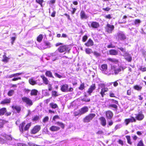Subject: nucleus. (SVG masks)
<instances>
[{
  "mask_svg": "<svg viewBox=\"0 0 146 146\" xmlns=\"http://www.w3.org/2000/svg\"><path fill=\"white\" fill-rule=\"evenodd\" d=\"M31 123L30 122L26 124L25 121L22 122L19 124V127L20 131L23 133L25 131H28L31 125Z\"/></svg>",
  "mask_w": 146,
  "mask_h": 146,
  "instance_id": "nucleus-1",
  "label": "nucleus"
},
{
  "mask_svg": "<svg viewBox=\"0 0 146 146\" xmlns=\"http://www.w3.org/2000/svg\"><path fill=\"white\" fill-rule=\"evenodd\" d=\"M60 87V90L63 92H72L74 90L73 88L69 87L68 85L66 84H62Z\"/></svg>",
  "mask_w": 146,
  "mask_h": 146,
  "instance_id": "nucleus-2",
  "label": "nucleus"
},
{
  "mask_svg": "<svg viewBox=\"0 0 146 146\" xmlns=\"http://www.w3.org/2000/svg\"><path fill=\"white\" fill-rule=\"evenodd\" d=\"M94 113H90L85 116L83 119V121L84 123L90 122L96 116Z\"/></svg>",
  "mask_w": 146,
  "mask_h": 146,
  "instance_id": "nucleus-3",
  "label": "nucleus"
},
{
  "mask_svg": "<svg viewBox=\"0 0 146 146\" xmlns=\"http://www.w3.org/2000/svg\"><path fill=\"white\" fill-rule=\"evenodd\" d=\"M58 50L60 53L63 52L65 51H66L68 52H69L70 49L69 48L68 45H64L59 46L58 48Z\"/></svg>",
  "mask_w": 146,
  "mask_h": 146,
  "instance_id": "nucleus-4",
  "label": "nucleus"
},
{
  "mask_svg": "<svg viewBox=\"0 0 146 146\" xmlns=\"http://www.w3.org/2000/svg\"><path fill=\"white\" fill-rule=\"evenodd\" d=\"M41 126L39 125L34 126L31 130L30 133L32 134H35L38 133L41 129Z\"/></svg>",
  "mask_w": 146,
  "mask_h": 146,
  "instance_id": "nucleus-5",
  "label": "nucleus"
},
{
  "mask_svg": "<svg viewBox=\"0 0 146 146\" xmlns=\"http://www.w3.org/2000/svg\"><path fill=\"white\" fill-rule=\"evenodd\" d=\"M100 86L101 87H104L101 89V91L100 92V94H101V96L102 98H103L104 96L106 95L105 93L108 92L109 90L108 88L105 87V85L104 84H100Z\"/></svg>",
  "mask_w": 146,
  "mask_h": 146,
  "instance_id": "nucleus-6",
  "label": "nucleus"
},
{
  "mask_svg": "<svg viewBox=\"0 0 146 146\" xmlns=\"http://www.w3.org/2000/svg\"><path fill=\"white\" fill-rule=\"evenodd\" d=\"M22 100L23 102L29 106H31L33 105V103L32 100L29 98L23 97L22 98Z\"/></svg>",
  "mask_w": 146,
  "mask_h": 146,
  "instance_id": "nucleus-7",
  "label": "nucleus"
},
{
  "mask_svg": "<svg viewBox=\"0 0 146 146\" xmlns=\"http://www.w3.org/2000/svg\"><path fill=\"white\" fill-rule=\"evenodd\" d=\"M114 26L113 25H111L109 23H107L105 28L106 31L109 33H111L114 30Z\"/></svg>",
  "mask_w": 146,
  "mask_h": 146,
  "instance_id": "nucleus-8",
  "label": "nucleus"
},
{
  "mask_svg": "<svg viewBox=\"0 0 146 146\" xmlns=\"http://www.w3.org/2000/svg\"><path fill=\"white\" fill-rule=\"evenodd\" d=\"M117 35L118 40H123L126 39V37L123 32H118Z\"/></svg>",
  "mask_w": 146,
  "mask_h": 146,
  "instance_id": "nucleus-9",
  "label": "nucleus"
},
{
  "mask_svg": "<svg viewBox=\"0 0 146 146\" xmlns=\"http://www.w3.org/2000/svg\"><path fill=\"white\" fill-rule=\"evenodd\" d=\"M96 88V87L95 84H92L88 88V90L87 91V92L89 95H91V93H92L93 91L95 90Z\"/></svg>",
  "mask_w": 146,
  "mask_h": 146,
  "instance_id": "nucleus-10",
  "label": "nucleus"
},
{
  "mask_svg": "<svg viewBox=\"0 0 146 146\" xmlns=\"http://www.w3.org/2000/svg\"><path fill=\"white\" fill-rule=\"evenodd\" d=\"M88 25L90 27H92L94 29H97L100 26V24L98 22L93 21L91 22L90 25L89 24Z\"/></svg>",
  "mask_w": 146,
  "mask_h": 146,
  "instance_id": "nucleus-11",
  "label": "nucleus"
},
{
  "mask_svg": "<svg viewBox=\"0 0 146 146\" xmlns=\"http://www.w3.org/2000/svg\"><path fill=\"white\" fill-rule=\"evenodd\" d=\"M124 121L125 124L127 125L130 122H136V119L134 117L131 116L130 118L125 119Z\"/></svg>",
  "mask_w": 146,
  "mask_h": 146,
  "instance_id": "nucleus-12",
  "label": "nucleus"
},
{
  "mask_svg": "<svg viewBox=\"0 0 146 146\" xmlns=\"http://www.w3.org/2000/svg\"><path fill=\"white\" fill-rule=\"evenodd\" d=\"M105 115L107 119H110L113 117V113L110 110H108L105 112Z\"/></svg>",
  "mask_w": 146,
  "mask_h": 146,
  "instance_id": "nucleus-13",
  "label": "nucleus"
},
{
  "mask_svg": "<svg viewBox=\"0 0 146 146\" xmlns=\"http://www.w3.org/2000/svg\"><path fill=\"white\" fill-rule=\"evenodd\" d=\"M135 119L138 121H141L143 119L144 116L142 113H139L135 114Z\"/></svg>",
  "mask_w": 146,
  "mask_h": 146,
  "instance_id": "nucleus-14",
  "label": "nucleus"
},
{
  "mask_svg": "<svg viewBox=\"0 0 146 146\" xmlns=\"http://www.w3.org/2000/svg\"><path fill=\"white\" fill-rule=\"evenodd\" d=\"M124 59L128 62H130L132 60V57L129 53L125 52L124 54Z\"/></svg>",
  "mask_w": 146,
  "mask_h": 146,
  "instance_id": "nucleus-15",
  "label": "nucleus"
},
{
  "mask_svg": "<svg viewBox=\"0 0 146 146\" xmlns=\"http://www.w3.org/2000/svg\"><path fill=\"white\" fill-rule=\"evenodd\" d=\"M11 108L14 110H15L18 113H19L21 111V107L20 106L18 105H12Z\"/></svg>",
  "mask_w": 146,
  "mask_h": 146,
  "instance_id": "nucleus-16",
  "label": "nucleus"
},
{
  "mask_svg": "<svg viewBox=\"0 0 146 146\" xmlns=\"http://www.w3.org/2000/svg\"><path fill=\"white\" fill-rule=\"evenodd\" d=\"M11 100L10 98L5 99L0 102V104L3 105L9 104L11 103Z\"/></svg>",
  "mask_w": 146,
  "mask_h": 146,
  "instance_id": "nucleus-17",
  "label": "nucleus"
},
{
  "mask_svg": "<svg viewBox=\"0 0 146 146\" xmlns=\"http://www.w3.org/2000/svg\"><path fill=\"white\" fill-rule=\"evenodd\" d=\"M88 110V108L86 106H85L79 110V111L80 112V113L82 115L87 112Z\"/></svg>",
  "mask_w": 146,
  "mask_h": 146,
  "instance_id": "nucleus-18",
  "label": "nucleus"
},
{
  "mask_svg": "<svg viewBox=\"0 0 146 146\" xmlns=\"http://www.w3.org/2000/svg\"><path fill=\"white\" fill-rule=\"evenodd\" d=\"M99 119L100 121L101 125L103 126H105L106 124V120L105 117L102 116L99 118Z\"/></svg>",
  "mask_w": 146,
  "mask_h": 146,
  "instance_id": "nucleus-19",
  "label": "nucleus"
},
{
  "mask_svg": "<svg viewBox=\"0 0 146 146\" xmlns=\"http://www.w3.org/2000/svg\"><path fill=\"white\" fill-rule=\"evenodd\" d=\"M108 67L107 64H103L101 65L100 70L103 73H105L108 70Z\"/></svg>",
  "mask_w": 146,
  "mask_h": 146,
  "instance_id": "nucleus-20",
  "label": "nucleus"
},
{
  "mask_svg": "<svg viewBox=\"0 0 146 146\" xmlns=\"http://www.w3.org/2000/svg\"><path fill=\"white\" fill-rule=\"evenodd\" d=\"M109 54L111 55H117L118 54V52L117 50L114 49H111L109 50Z\"/></svg>",
  "mask_w": 146,
  "mask_h": 146,
  "instance_id": "nucleus-21",
  "label": "nucleus"
},
{
  "mask_svg": "<svg viewBox=\"0 0 146 146\" xmlns=\"http://www.w3.org/2000/svg\"><path fill=\"white\" fill-rule=\"evenodd\" d=\"M60 129V127L55 125H52L49 128V129L52 131H56Z\"/></svg>",
  "mask_w": 146,
  "mask_h": 146,
  "instance_id": "nucleus-22",
  "label": "nucleus"
},
{
  "mask_svg": "<svg viewBox=\"0 0 146 146\" xmlns=\"http://www.w3.org/2000/svg\"><path fill=\"white\" fill-rule=\"evenodd\" d=\"M42 79L43 83L46 85H48L49 82V81L48 78L46 77L44 75H42L40 76Z\"/></svg>",
  "mask_w": 146,
  "mask_h": 146,
  "instance_id": "nucleus-23",
  "label": "nucleus"
},
{
  "mask_svg": "<svg viewBox=\"0 0 146 146\" xmlns=\"http://www.w3.org/2000/svg\"><path fill=\"white\" fill-rule=\"evenodd\" d=\"M84 44L87 47L91 46L94 45V42L91 38H90Z\"/></svg>",
  "mask_w": 146,
  "mask_h": 146,
  "instance_id": "nucleus-24",
  "label": "nucleus"
},
{
  "mask_svg": "<svg viewBox=\"0 0 146 146\" xmlns=\"http://www.w3.org/2000/svg\"><path fill=\"white\" fill-rule=\"evenodd\" d=\"M80 18L81 19H87L88 17L86 15L84 11L83 10H81L80 13Z\"/></svg>",
  "mask_w": 146,
  "mask_h": 146,
  "instance_id": "nucleus-25",
  "label": "nucleus"
},
{
  "mask_svg": "<svg viewBox=\"0 0 146 146\" xmlns=\"http://www.w3.org/2000/svg\"><path fill=\"white\" fill-rule=\"evenodd\" d=\"M29 83L31 85L34 86L37 84V82L33 77H32L29 79Z\"/></svg>",
  "mask_w": 146,
  "mask_h": 146,
  "instance_id": "nucleus-26",
  "label": "nucleus"
},
{
  "mask_svg": "<svg viewBox=\"0 0 146 146\" xmlns=\"http://www.w3.org/2000/svg\"><path fill=\"white\" fill-rule=\"evenodd\" d=\"M107 61H109L115 64H117L119 62L118 60L115 58H107Z\"/></svg>",
  "mask_w": 146,
  "mask_h": 146,
  "instance_id": "nucleus-27",
  "label": "nucleus"
},
{
  "mask_svg": "<svg viewBox=\"0 0 146 146\" xmlns=\"http://www.w3.org/2000/svg\"><path fill=\"white\" fill-rule=\"evenodd\" d=\"M38 92V91L37 90L35 89H32L31 91L30 95L31 96H36L37 95Z\"/></svg>",
  "mask_w": 146,
  "mask_h": 146,
  "instance_id": "nucleus-28",
  "label": "nucleus"
},
{
  "mask_svg": "<svg viewBox=\"0 0 146 146\" xmlns=\"http://www.w3.org/2000/svg\"><path fill=\"white\" fill-rule=\"evenodd\" d=\"M7 111V109L3 107L0 109V116L4 115Z\"/></svg>",
  "mask_w": 146,
  "mask_h": 146,
  "instance_id": "nucleus-29",
  "label": "nucleus"
},
{
  "mask_svg": "<svg viewBox=\"0 0 146 146\" xmlns=\"http://www.w3.org/2000/svg\"><path fill=\"white\" fill-rule=\"evenodd\" d=\"M45 74L46 76L48 77L54 78L52 73L50 71H46L45 72Z\"/></svg>",
  "mask_w": 146,
  "mask_h": 146,
  "instance_id": "nucleus-30",
  "label": "nucleus"
},
{
  "mask_svg": "<svg viewBox=\"0 0 146 146\" xmlns=\"http://www.w3.org/2000/svg\"><path fill=\"white\" fill-rule=\"evenodd\" d=\"M10 58L7 57L6 55L5 54L3 56V59L2 60V61L4 62H7Z\"/></svg>",
  "mask_w": 146,
  "mask_h": 146,
  "instance_id": "nucleus-31",
  "label": "nucleus"
},
{
  "mask_svg": "<svg viewBox=\"0 0 146 146\" xmlns=\"http://www.w3.org/2000/svg\"><path fill=\"white\" fill-rule=\"evenodd\" d=\"M134 89L136 90L141 91L142 89V87L137 85H136L133 86Z\"/></svg>",
  "mask_w": 146,
  "mask_h": 146,
  "instance_id": "nucleus-32",
  "label": "nucleus"
},
{
  "mask_svg": "<svg viewBox=\"0 0 146 146\" xmlns=\"http://www.w3.org/2000/svg\"><path fill=\"white\" fill-rule=\"evenodd\" d=\"M50 107L52 109H56L58 108V105L56 103H51L50 104Z\"/></svg>",
  "mask_w": 146,
  "mask_h": 146,
  "instance_id": "nucleus-33",
  "label": "nucleus"
},
{
  "mask_svg": "<svg viewBox=\"0 0 146 146\" xmlns=\"http://www.w3.org/2000/svg\"><path fill=\"white\" fill-rule=\"evenodd\" d=\"M125 137L127 140V143L130 145L132 144V142L131 141V137L129 135H126Z\"/></svg>",
  "mask_w": 146,
  "mask_h": 146,
  "instance_id": "nucleus-34",
  "label": "nucleus"
},
{
  "mask_svg": "<svg viewBox=\"0 0 146 146\" xmlns=\"http://www.w3.org/2000/svg\"><path fill=\"white\" fill-rule=\"evenodd\" d=\"M43 38V36L42 34H40L37 37L36 40L39 42H40Z\"/></svg>",
  "mask_w": 146,
  "mask_h": 146,
  "instance_id": "nucleus-35",
  "label": "nucleus"
},
{
  "mask_svg": "<svg viewBox=\"0 0 146 146\" xmlns=\"http://www.w3.org/2000/svg\"><path fill=\"white\" fill-rule=\"evenodd\" d=\"M82 100L86 102H88L90 101V98H87V95H84V97L82 98Z\"/></svg>",
  "mask_w": 146,
  "mask_h": 146,
  "instance_id": "nucleus-36",
  "label": "nucleus"
},
{
  "mask_svg": "<svg viewBox=\"0 0 146 146\" xmlns=\"http://www.w3.org/2000/svg\"><path fill=\"white\" fill-rule=\"evenodd\" d=\"M14 93V90L12 89L9 90L7 93V95L9 96H11Z\"/></svg>",
  "mask_w": 146,
  "mask_h": 146,
  "instance_id": "nucleus-37",
  "label": "nucleus"
},
{
  "mask_svg": "<svg viewBox=\"0 0 146 146\" xmlns=\"http://www.w3.org/2000/svg\"><path fill=\"white\" fill-rule=\"evenodd\" d=\"M40 117L39 116L35 115L33 117L32 120L33 121H38Z\"/></svg>",
  "mask_w": 146,
  "mask_h": 146,
  "instance_id": "nucleus-38",
  "label": "nucleus"
},
{
  "mask_svg": "<svg viewBox=\"0 0 146 146\" xmlns=\"http://www.w3.org/2000/svg\"><path fill=\"white\" fill-rule=\"evenodd\" d=\"M56 124L60 126L61 127V128L62 129H64L65 127L64 124L62 122L59 121H58L56 122Z\"/></svg>",
  "mask_w": 146,
  "mask_h": 146,
  "instance_id": "nucleus-39",
  "label": "nucleus"
},
{
  "mask_svg": "<svg viewBox=\"0 0 146 146\" xmlns=\"http://www.w3.org/2000/svg\"><path fill=\"white\" fill-rule=\"evenodd\" d=\"M85 52L87 54H90L93 53V52L91 48H87L85 49Z\"/></svg>",
  "mask_w": 146,
  "mask_h": 146,
  "instance_id": "nucleus-40",
  "label": "nucleus"
},
{
  "mask_svg": "<svg viewBox=\"0 0 146 146\" xmlns=\"http://www.w3.org/2000/svg\"><path fill=\"white\" fill-rule=\"evenodd\" d=\"M52 96L53 97H56L58 96V94L57 93V92L56 91H53L52 92Z\"/></svg>",
  "mask_w": 146,
  "mask_h": 146,
  "instance_id": "nucleus-41",
  "label": "nucleus"
},
{
  "mask_svg": "<svg viewBox=\"0 0 146 146\" xmlns=\"http://www.w3.org/2000/svg\"><path fill=\"white\" fill-rule=\"evenodd\" d=\"M36 2L39 4L41 7H42V3L44 2V0H35Z\"/></svg>",
  "mask_w": 146,
  "mask_h": 146,
  "instance_id": "nucleus-42",
  "label": "nucleus"
},
{
  "mask_svg": "<svg viewBox=\"0 0 146 146\" xmlns=\"http://www.w3.org/2000/svg\"><path fill=\"white\" fill-rule=\"evenodd\" d=\"M137 146H144L143 141L142 140L139 141L137 144Z\"/></svg>",
  "mask_w": 146,
  "mask_h": 146,
  "instance_id": "nucleus-43",
  "label": "nucleus"
},
{
  "mask_svg": "<svg viewBox=\"0 0 146 146\" xmlns=\"http://www.w3.org/2000/svg\"><path fill=\"white\" fill-rule=\"evenodd\" d=\"M121 71V68H119L117 69H115L114 70V73L115 75L117 74Z\"/></svg>",
  "mask_w": 146,
  "mask_h": 146,
  "instance_id": "nucleus-44",
  "label": "nucleus"
},
{
  "mask_svg": "<svg viewBox=\"0 0 146 146\" xmlns=\"http://www.w3.org/2000/svg\"><path fill=\"white\" fill-rule=\"evenodd\" d=\"M85 86H84V83H82L81 84L80 86L78 88V89L81 90H83L85 88Z\"/></svg>",
  "mask_w": 146,
  "mask_h": 146,
  "instance_id": "nucleus-45",
  "label": "nucleus"
},
{
  "mask_svg": "<svg viewBox=\"0 0 146 146\" xmlns=\"http://www.w3.org/2000/svg\"><path fill=\"white\" fill-rule=\"evenodd\" d=\"M49 117L48 116L45 117L42 119V122L43 123H45L48 121Z\"/></svg>",
  "mask_w": 146,
  "mask_h": 146,
  "instance_id": "nucleus-46",
  "label": "nucleus"
},
{
  "mask_svg": "<svg viewBox=\"0 0 146 146\" xmlns=\"http://www.w3.org/2000/svg\"><path fill=\"white\" fill-rule=\"evenodd\" d=\"M109 107H110L113 108L117 110V106L115 104H111L109 105Z\"/></svg>",
  "mask_w": 146,
  "mask_h": 146,
  "instance_id": "nucleus-47",
  "label": "nucleus"
},
{
  "mask_svg": "<svg viewBox=\"0 0 146 146\" xmlns=\"http://www.w3.org/2000/svg\"><path fill=\"white\" fill-rule=\"evenodd\" d=\"M74 116L76 117L77 116L80 115H81L80 111H76L74 113Z\"/></svg>",
  "mask_w": 146,
  "mask_h": 146,
  "instance_id": "nucleus-48",
  "label": "nucleus"
},
{
  "mask_svg": "<svg viewBox=\"0 0 146 146\" xmlns=\"http://www.w3.org/2000/svg\"><path fill=\"white\" fill-rule=\"evenodd\" d=\"M141 22V20L139 19H135L134 21V23L135 25H137L139 24Z\"/></svg>",
  "mask_w": 146,
  "mask_h": 146,
  "instance_id": "nucleus-49",
  "label": "nucleus"
},
{
  "mask_svg": "<svg viewBox=\"0 0 146 146\" xmlns=\"http://www.w3.org/2000/svg\"><path fill=\"white\" fill-rule=\"evenodd\" d=\"M88 38V36L86 35H84L82 37V41L83 42H85Z\"/></svg>",
  "mask_w": 146,
  "mask_h": 146,
  "instance_id": "nucleus-50",
  "label": "nucleus"
},
{
  "mask_svg": "<svg viewBox=\"0 0 146 146\" xmlns=\"http://www.w3.org/2000/svg\"><path fill=\"white\" fill-rule=\"evenodd\" d=\"M139 70L142 72L146 71V67H143L141 66L139 68Z\"/></svg>",
  "mask_w": 146,
  "mask_h": 146,
  "instance_id": "nucleus-51",
  "label": "nucleus"
},
{
  "mask_svg": "<svg viewBox=\"0 0 146 146\" xmlns=\"http://www.w3.org/2000/svg\"><path fill=\"white\" fill-rule=\"evenodd\" d=\"M117 142L121 146H123L124 145L123 141L121 139H119L117 141Z\"/></svg>",
  "mask_w": 146,
  "mask_h": 146,
  "instance_id": "nucleus-52",
  "label": "nucleus"
},
{
  "mask_svg": "<svg viewBox=\"0 0 146 146\" xmlns=\"http://www.w3.org/2000/svg\"><path fill=\"white\" fill-rule=\"evenodd\" d=\"M54 74L55 76L56 77L58 78H61L62 77V75L58 74L57 73H55Z\"/></svg>",
  "mask_w": 146,
  "mask_h": 146,
  "instance_id": "nucleus-53",
  "label": "nucleus"
},
{
  "mask_svg": "<svg viewBox=\"0 0 146 146\" xmlns=\"http://www.w3.org/2000/svg\"><path fill=\"white\" fill-rule=\"evenodd\" d=\"M118 48L122 52H125L126 49L125 48H123L122 47Z\"/></svg>",
  "mask_w": 146,
  "mask_h": 146,
  "instance_id": "nucleus-54",
  "label": "nucleus"
},
{
  "mask_svg": "<svg viewBox=\"0 0 146 146\" xmlns=\"http://www.w3.org/2000/svg\"><path fill=\"white\" fill-rule=\"evenodd\" d=\"M93 54L96 57L99 56L100 55V54L99 53L97 52L96 51H94L93 52Z\"/></svg>",
  "mask_w": 146,
  "mask_h": 146,
  "instance_id": "nucleus-55",
  "label": "nucleus"
},
{
  "mask_svg": "<svg viewBox=\"0 0 146 146\" xmlns=\"http://www.w3.org/2000/svg\"><path fill=\"white\" fill-rule=\"evenodd\" d=\"M45 45L47 46L48 48L50 47V42H44Z\"/></svg>",
  "mask_w": 146,
  "mask_h": 146,
  "instance_id": "nucleus-56",
  "label": "nucleus"
},
{
  "mask_svg": "<svg viewBox=\"0 0 146 146\" xmlns=\"http://www.w3.org/2000/svg\"><path fill=\"white\" fill-rule=\"evenodd\" d=\"M107 47L108 48H114L115 47V46H113L112 43H110V44L107 45Z\"/></svg>",
  "mask_w": 146,
  "mask_h": 146,
  "instance_id": "nucleus-57",
  "label": "nucleus"
},
{
  "mask_svg": "<svg viewBox=\"0 0 146 146\" xmlns=\"http://www.w3.org/2000/svg\"><path fill=\"white\" fill-rule=\"evenodd\" d=\"M48 90L49 91H50L52 90V88L51 84H48Z\"/></svg>",
  "mask_w": 146,
  "mask_h": 146,
  "instance_id": "nucleus-58",
  "label": "nucleus"
},
{
  "mask_svg": "<svg viewBox=\"0 0 146 146\" xmlns=\"http://www.w3.org/2000/svg\"><path fill=\"white\" fill-rule=\"evenodd\" d=\"M111 9V8L110 7H106L105 8H103L102 9L104 11H109Z\"/></svg>",
  "mask_w": 146,
  "mask_h": 146,
  "instance_id": "nucleus-59",
  "label": "nucleus"
},
{
  "mask_svg": "<svg viewBox=\"0 0 146 146\" xmlns=\"http://www.w3.org/2000/svg\"><path fill=\"white\" fill-rule=\"evenodd\" d=\"M105 17L107 19H110L111 18V15L110 14H109L105 16Z\"/></svg>",
  "mask_w": 146,
  "mask_h": 146,
  "instance_id": "nucleus-60",
  "label": "nucleus"
},
{
  "mask_svg": "<svg viewBox=\"0 0 146 146\" xmlns=\"http://www.w3.org/2000/svg\"><path fill=\"white\" fill-rule=\"evenodd\" d=\"M21 77H19L18 78H13L12 80L13 81H15L17 80H21Z\"/></svg>",
  "mask_w": 146,
  "mask_h": 146,
  "instance_id": "nucleus-61",
  "label": "nucleus"
},
{
  "mask_svg": "<svg viewBox=\"0 0 146 146\" xmlns=\"http://www.w3.org/2000/svg\"><path fill=\"white\" fill-rule=\"evenodd\" d=\"M109 96L110 97H116L115 96V94L113 93L110 92L109 93Z\"/></svg>",
  "mask_w": 146,
  "mask_h": 146,
  "instance_id": "nucleus-62",
  "label": "nucleus"
},
{
  "mask_svg": "<svg viewBox=\"0 0 146 146\" xmlns=\"http://www.w3.org/2000/svg\"><path fill=\"white\" fill-rule=\"evenodd\" d=\"M11 112H7V111H6L5 114V115H6V116H8L10 115H11Z\"/></svg>",
  "mask_w": 146,
  "mask_h": 146,
  "instance_id": "nucleus-63",
  "label": "nucleus"
},
{
  "mask_svg": "<svg viewBox=\"0 0 146 146\" xmlns=\"http://www.w3.org/2000/svg\"><path fill=\"white\" fill-rule=\"evenodd\" d=\"M113 86L115 87L117 86L118 85V84L117 82V81H115L113 82Z\"/></svg>",
  "mask_w": 146,
  "mask_h": 146,
  "instance_id": "nucleus-64",
  "label": "nucleus"
}]
</instances>
